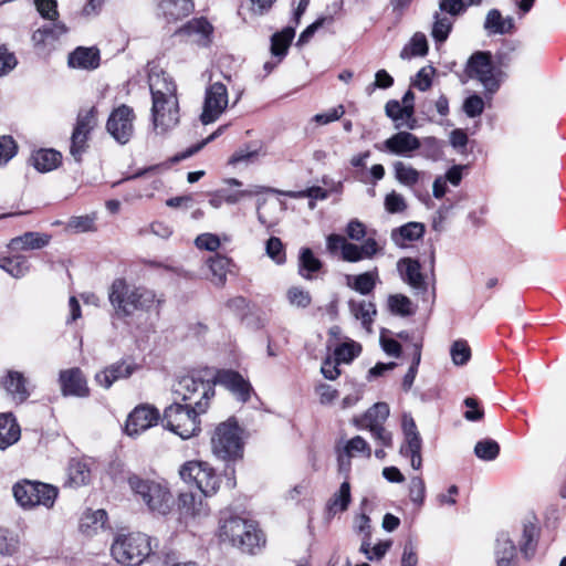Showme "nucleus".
Listing matches in <instances>:
<instances>
[{"mask_svg": "<svg viewBox=\"0 0 566 566\" xmlns=\"http://www.w3.org/2000/svg\"><path fill=\"white\" fill-rule=\"evenodd\" d=\"M108 300L114 316L119 319L130 317L136 311H150L163 302L151 290L137 287L124 279H116L108 290Z\"/></svg>", "mask_w": 566, "mask_h": 566, "instance_id": "nucleus-1", "label": "nucleus"}, {"mask_svg": "<svg viewBox=\"0 0 566 566\" xmlns=\"http://www.w3.org/2000/svg\"><path fill=\"white\" fill-rule=\"evenodd\" d=\"M174 392L184 405L206 412L214 397V381L205 379L200 373L189 374L179 378Z\"/></svg>", "mask_w": 566, "mask_h": 566, "instance_id": "nucleus-2", "label": "nucleus"}, {"mask_svg": "<svg viewBox=\"0 0 566 566\" xmlns=\"http://www.w3.org/2000/svg\"><path fill=\"white\" fill-rule=\"evenodd\" d=\"M221 541L229 542L244 553L253 554L255 548L264 544L262 533L252 521L231 516L220 526Z\"/></svg>", "mask_w": 566, "mask_h": 566, "instance_id": "nucleus-3", "label": "nucleus"}, {"mask_svg": "<svg viewBox=\"0 0 566 566\" xmlns=\"http://www.w3.org/2000/svg\"><path fill=\"white\" fill-rule=\"evenodd\" d=\"M210 442L211 451L218 459L234 462L243 458L242 430L233 419L219 423L211 434Z\"/></svg>", "mask_w": 566, "mask_h": 566, "instance_id": "nucleus-4", "label": "nucleus"}, {"mask_svg": "<svg viewBox=\"0 0 566 566\" xmlns=\"http://www.w3.org/2000/svg\"><path fill=\"white\" fill-rule=\"evenodd\" d=\"M133 493L138 496L151 512L166 515L170 512L174 497L166 485L148 479L133 475L128 479Z\"/></svg>", "mask_w": 566, "mask_h": 566, "instance_id": "nucleus-5", "label": "nucleus"}, {"mask_svg": "<svg viewBox=\"0 0 566 566\" xmlns=\"http://www.w3.org/2000/svg\"><path fill=\"white\" fill-rule=\"evenodd\" d=\"M150 541L146 534L118 535L111 547L113 558L124 566H138L150 554Z\"/></svg>", "mask_w": 566, "mask_h": 566, "instance_id": "nucleus-6", "label": "nucleus"}, {"mask_svg": "<svg viewBox=\"0 0 566 566\" xmlns=\"http://www.w3.org/2000/svg\"><path fill=\"white\" fill-rule=\"evenodd\" d=\"M202 413L197 412L192 407L175 401L165 409L161 422L166 429L186 440L200 432L199 416Z\"/></svg>", "mask_w": 566, "mask_h": 566, "instance_id": "nucleus-7", "label": "nucleus"}, {"mask_svg": "<svg viewBox=\"0 0 566 566\" xmlns=\"http://www.w3.org/2000/svg\"><path fill=\"white\" fill-rule=\"evenodd\" d=\"M465 74L476 80L490 94H494L500 88L504 77V73L492 62L491 53L484 51H478L469 57Z\"/></svg>", "mask_w": 566, "mask_h": 566, "instance_id": "nucleus-8", "label": "nucleus"}, {"mask_svg": "<svg viewBox=\"0 0 566 566\" xmlns=\"http://www.w3.org/2000/svg\"><path fill=\"white\" fill-rule=\"evenodd\" d=\"M12 492L17 503L24 509L38 505L51 509L59 494L57 488L51 484L29 480L15 483Z\"/></svg>", "mask_w": 566, "mask_h": 566, "instance_id": "nucleus-9", "label": "nucleus"}, {"mask_svg": "<svg viewBox=\"0 0 566 566\" xmlns=\"http://www.w3.org/2000/svg\"><path fill=\"white\" fill-rule=\"evenodd\" d=\"M179 474L186 483H193L205 496H212L220 489V478L208 462L188 461L180 468Z\"/></svg>", "mask_w": 566, "mask_h": 566, "instance_id": "nucleus-10", "label": "nucleus"}, {"mask_svg": "<svg viewBox=\"0 0 566 566\" xmlns=\"http://www.w3.org/2000/svg\"><path fill=\"white\" fill-rule=\"evenodd\" d=\"M326 247L331 253L340 251L343 261L355 263L365 259H373L379 251V245L374 238H368L361 245L350 243L339 234H329L326 239Z\"/></svg>", "mask_w": 566, "mask_h": 566, "instance_id": "nucleus-11", "label": "nucleus"}, {"mask_svg": "<svg viewBox=\"0 0 566 566\" xmlns=\"http://www.w3.org/2000/svg\"><path fill=\"white\" fill-rule=\"evenodd\" d=\"M135 119L134 109L126 104H122L111 112L106 122V130L117 143L125 145L134 135Z\"/></svg>", "mask_w": 566, "mask_h": 566, "instance_id": "nucleus-12", "label": "nucleus"}, {"mask_svg": "<svg viewBox=\"0 0 566 566\" xmlns=\"http://www.w3.org/2000/svg\"><path fill=\"white\" fill-rule=\"evenodd\" d=\"M229 105V93L226 84L214 82L209 84L205 91V99L200 120L208 125L216 122Z\"/></svg>", "mask_w": 566, "mask_h": 566, "instance_id": "nucleus-13", "label": "nucleus"}, {"mask_svg": "<svg viewBox=\"0 0 566 566\" xmlns=\"http://www.w3.org/2000/svg\"><path fill=\"white\" fill-rule=\"evenodd\" d=\"M180 120L179 102L168 106L164 102H153L151 104V122L156 135L165 136L175 129Z\"/></svg>", "mask_w": 566, "mask_h": 566, "instance_id": "nucleus-14", "label": "nucleus"}, {"mask_svg": "<svg viewBox=\"0 0 566 566\" xmlns=\"http://www.w3.org/2000/svg\"><path fill=\"white\" fill-rule=\"evenodd\" d=\"M160 418L157 408L149 405L137 406L126 421L125 431L130 437H136L157 424Z\"/></svg>", "mask_w": 566, "mask_h": 566, "instance_id": "nucleus-15", "label": "nucleus"}, {"mask_svg": "<svg viewBox=\"0 0 566 566\" xmlns=\"http://www.w3.org/2000/svg\"><path fill=\"white\" fill-rule=\"evenodd\" d=\"M148 83L153 102H164L168 106L178 102L176 84L167 73L153 71L148 76Z\"/></svg>", "mask_w": 566, "mask_h": 566, "instance_id": "nucleus-16", "label": "nucleus"}, {"mask_svg": "<svg viewBox=\"0 0 566 566\" xmlns=\"http://www.w3.org/2000/svg\"><path fill=\"white\" fill-rule=\"evenodd\" d=\"M421 147L420 139L406 130L398 132L387 138L381 145H376L380 151L391 155L411 157V154Z\"/></svg>", "mask_w": 566, "mask_h": 566, "instance_id": "nucleus-17", "label": "nucleus"}, {"mask_svg": "<svg viewBox=\"0 0 566 566\" xmlns=\"http://www.w3.org/2000/svg\"><path fill=\"white\" fill-rule=\"evenodd\" d=\"M397 269L401 279L413 291L415 295H424L428 291V282L421 273V265L417 260L403 258L398 261Z\"/></svg>", "mask_w": 566, "mask_h": 566, "instance_id": "nucleus-18", "label": "nucleus"}, {"mask_svg": "<svg viewBox=\"0 0 566 566\" xmlns=\"http://www.w3.org/2000/svg\"><path fill=\"white\" fill-rule=\"evenodd\" d=\"M138 369L132 360L116 361L95 375L96 382L108 389L115 381L130 377Z\"/></svg>", "mask_w": 566, "mask_h": 566, "instance_id": "nucleus-19", "label": "nucleus"}, {"mask_svg": "<svg viewBox=\"0 0 566 566\" xmlns=\"http://www.w3.org/2000/svg\"><path fill=\"white\" fill-rule=\"evenodd\" d=\"M216 380L228 389L239 401L247 402L250 399L252 387L239 373L222 370L217 374Z\"/></svg>", "mask_w": 566, "mask_h": 566, "instance_id": "nucleus-20", "label": "nucleus"}, {"mask_svg": "<svg viewBox=\"0 0 566 566\" xmlns=\"http://www.w3.org/2000/svg\"><path fill=\"white\" fill-rule=\"evenodd\" d=\"M202 493L185 492L179 495V510L184 517L201 520L207 517L210 509Z\"/></svg>", "mask_w": 566, "mask_h": 566, "instance_id": "nucleus-21", "label": "nucleus"}, {"mask_svg": "<svg viewBox=\"0 0 566 566\" xmlns=\"http://www.w3.org/2000/svg\"><path fill=\"white\" fill-rule=\"evenodd\" d=\"M60 382L64 396L87 397L90 394L86 379L78 368L61 371Z\"/></svg>", "mask_w": 566, "mask_h": 566, "instance_id": "nucleus-22", "label": "nucleus"}, {"mask_svg": "<svg viewBox=\"0 0 566 566\" xmlns=\"http://www.w3.org/2000/svg\"><path fill=\"white\" fill-rule=\"evenodd\" d=\"M192 11V0H158V14L167 22L181 20Z\"/></svg>", "mask_w": 566, "mask_h": 566, "instance_id": "nucleus-23", "label": "nucleus"}, {"mask_svg": "<svg viewBox=\"0 0 566 566\" xmlns=\"http://www.w3.org/2000/svg\"><path fill=\"white\" fill-rule=\"evenodd\" d=\"M494 555L496 566H517L516 547L507 532L497 534Z\"/></svg>", "mask_w": 566, "mask_h": 566, "instance_id": "nucleus-24", "label": "nucleus"}, {"mask_svg": "<svg viewBox=\"0 0 566 566\" xmlns=\"http://www.w3.org/2000/svg\"><path fill=\"white\" fill-rule=\"evenodd\" d=\"M213 28L206 19H193L180 28L177 33L185 34L199 45L207 46L211 42Z\"/></svg>", "mask_w": 566, "mask_h": 566, "instance_id": "nucleus-25", "label": "nucleus"}, {"mask_svg": "<svg viewBox=\"0 0 566 566\" xmlns=\"http://www.w3.org/2000/svg\"><path fill=\"white\" fill-rule=\"evenodd\" d=\"M402 431L405 441L400 447V453L408 457L409 452L421 451L422 440L419 431L417 430L416 422L411 416L405 415L402 418Z\"/></svg>", "mask_w": 566, "mask_h": 566, "instance_id": "nucleus-26", "label": "nucleus"}, {"mask_svg": "<svg viewBox=\"0 0 566 566\" xmlns=\"http://www.w3.org/2000/svg\"><path fill=\"white\" fill-rule=\"evenodd\" d=\"M2 384L8 395H10L17 403L25 401L30 396L28 380L19 371H9Z\"/></svg>", "mask_w": 566, "mask_h": 566, "instance_id": "nucleus-27", "label": "nucleus"}, {"mask_svg": "<svg viewBox=\"0 0 566 566\" xmlns=\"http://www.w3.org/2000/svg\"><path fill=\"white\" fill-rule=\"evenodd\" d=\"M67 63L73 69L94 70L99 65V51L78 46L69 55Z\"/></svg>", "mask_w": 566, "mask_h": 566, "instance_id": "nucleus-28", "label": "nucleus"}, {"mask_svg": "<svg viewBox=\"0 0 566 566\" xmlns=\"http://www.w3.org/2000/svg\"><path fill=\"white\" fill-rule=\"evenodd\" d=\"M21 429L11 412L0 415V449L6 450L19 441Z\"/></svg>", "mask_w": 566, "mask_h": 566, "instance_id": "nucleus-29", "label": "nucleus"}, {"mask_svg": "<svg viewBox=\"0 0 566 566\" xmlns=\"http://www.w3.org/2000/svg\"><path fill=\"white\" fill-rule=\"evenodd\" d=\"M49 242L50 235L30 231L11 239L9 248L12 251L39 250L48 245Z\"/></svg>", "mask_w": 566, "mask_h": 566, "instance_id": "nucleus-30", "label": "nucleus"}, {"mask_svg": "<svg viewBox=\"0 0 566 566\" xmlns=\"http://www.w3.org/2000/svg\"><path fill=\"white\" fill-rule=\"evenodd\" d=\"M484 29L488 34H509L514 30V20L512 17L504 18L497 9H492L485 17Z\"/></svg>", "mask_w": 566, "mask_h": 566, "instance_id": "nucleus-31", "label": "nucleus"}, {"mask_svg": "<svg viewBox=\"0 0 566 566\" xmlns=\"http://www.w3.org/2000/svg\"><path fill=\"white\" fill-rule=\"evenodd\" d=\"M424 226L420 222H408L391 231L390 238L398 247H406L408 242H412L422 238Z\"/></svg>", "mask_w": 566, "mask_h": 566, "instance_id": "nucleus-32", "label": "nucleus"}, {"mask_svg": "<svg viewBox=\"0 0 566 566\" xmlns=\"http://www.w3.org/2000/svg\"><path fill=\"white\" fill-rule=\"evenodd\" d=\"M386 115L395 122L397 129L406 126L409 129L415 128L416 119L411 116L410 107H403L398 101H388L385 106Z\"/></svg>", "mask_w": 566, "mask_h": 566, "instance_id": "nucleus-33", "label": "nucleus"}, {"mask_svg": "<svg viewBox=\"0 0 566 566\" xmlns=\"http://www.w3.org/2000/svg\"><path fill=\"white\" fill-rule=\"evenodd\" d=\"M31 161L38 171L49 172L61 165L62 155L54 149H39L32 154Z\"/></svg>", "mask_w": 566, "mask_h": 566, "instance_id": "nucleus-34", "label": "nucleus"}, {"mask_svg": "<svg viewBox=\"0 0 566 566\" xmlns=\"http://www.w3.org/2000/svg\"><path fill=\"white\" fill-rule=\"evenodd\" d=\"M67 32L65 24L57 22L52 27L38 29L32 34V41L36 46L53 45L62 35Z\"/></svg>", "mask_w": 566, "mask_h": 566, "instance_id": "nucleus-35", "label": "nucleus"}, {"mask_svg": "<svg viewBox=\"0 0 566 566\" xmlns=\"http://www.w3.org/2000/svg\"><path fill=\"white\" fill-rule=\"evenodd\" d=\"M378 277V270L375 268L373 271L358 275H348L347 286L363 295H367L375 289Z\"/></svg>", "mask_w": 566, "mask_h": 566, "instance_id": "nucleus-36", "label": "nucleus"}, {"mask_svg": "<svg viewBox=\"0 0 566 566\" xmlns=\"http://www.w3.org/2000/svg\"><path fill=\"white\" fill-rule=\"evenodd\" d=\"M349 310L354 317L361 322V325L370 332L371 323L377 314L376 306L367 301H349Z\"/></svg>", "mask_w": 566, "mask_h": 566, "instance_id": "nucleus-37", "label": "nucleus"}, {"mask_svg": "<svg viewBox=\"0 0 566 566\" xmlns=\"http://www.w3.org/2000/svg\"><path fill=\"white\" fill-rule=\"evenodd\" d=\"M67 482L71 486L78 488L86 485L91 480L88 465L77 459H72L67 468Z\"/></svg>", "mask_w": 566, "mask_h": 566, "instance_id": "nucleus-38", "label": "nucleus"}, {"mask_svg": "<svg viewBox=\"0 0 566 566\" xmlns=\"http://www.w3.org/2000/svg\"><path fill=\"white\" fill-rule=\"evenodd\" d=\"M396 180L406 187L416 186L421 177V172L409 164L395 161L392 165Z\"/></svg>", "mask_w": 566, "mask_h": 566, "instance_id": "nucleus-39", "label": "nucleus"}, {"mask_svg": "<svg viewBox=\"0 0 566 566\" xmlns=\"http://www.w3.org/2000/svg\"><path fill=\"white\" fill-rule=\"evenodd\" d=\"M537 527L533 522L526 521L523 523L520 549L525 558H531L534 556L537 544Z\"/></svg>", "mask_w": 566, "mask_h": 566, "instance_id": "nucleus-40", "label": "nucleus"}, {"mask_svg": "<svg viewBox=\"0 0 566 566\" xmlns=\"http://www.w3.org/2000/svg\"><path fill=\"white\" fill-rule=\"evenodd\" d=\"M352 500L350 495V484L348 481H344L339 490L334 493V495L329 499L327 503V511L329 514L335 515L338 512H344L347 510Z\"/></svg>", "mask_w": 566, "mask_h": 566, "instance_id": "nucleus-41", "label": "nucleus"}, {"mask_svg": "<svg viewBox=\"0 0 566 566\" xmlns=\"http://www.w3.org/2000/svg\"><path fill=\"white\" fill-rule=\"evenodd\" d=\"M208 266L211 271V282L217 286H223L227 281V272L230 264V259L227 256L216 254L208 259Z\"/></svg>", "mask_w": 566, "mask_h": 566, "instance_id": "nucleus-42", "label": "nucleus"}, {"mask_svg": "<svg viewBox=\"0 0 566 566\" xmlns=\"http://www.w3.org/2000/svg\"><path fill=\"white\" fill-rule=\"evenodd\" d=\"M295 35L293 28L287 27L271 38V53L280 60L285 56L287 49Z\"/></svg>", "mask_w": 566, "mask_h": 566, "instance_id": "nucleus-43", "label": "nucleus"}, {"mask_svg": "<svg viewBox=\"0 0 566 566\" xmlns=\"http://www.w3.org/2000/svg\"><path fill=\"white\" fill-rule=\"evenodd\" d=\"M322 262L314 255L310 248H303L298 258V273L306 280L312 279V273L319 271Z\"/></svg>", "mask_w": 566, "mask_h": 566, "instance_id": "nucleus-44", "label": "nucleus"}, {"mask_svg": "<svg viewBox=\"0 0 566 566\" xmlns=\"http://www.w3.org/2000/svg\"><path fill=\"white\" fill-rule=\"evenodd\" d=\"M389 416V406L386 402H377L369 408L360 419L361 427H371L374 423L381 424Z\"/></svg>", "mask_w": 566, "mask_h": 566, "instance_id": "nucleus-45", "label": "nucleus"}, {"mask_svg": "<svg viewBox=\"0 0 566 566\" xmlns=\"http://www.w3.org/2000/svg\"><path fill=\"white\" fill-rule=\"evenodd\" d=\"M0 268L13 277H22L29 271L28 261L20 255L0 259Z\"/></svg>", "mask_w": 566, "mask_h": 566, "instance_id": "nucleus-46", "label": "nucleus"}, {"mask_svg": "<svg viewBox=\"0 0 566 566\" xmlns=\"http://www.w3.org/2000/svg\"><path fill=\"white\" fill-rule=\"evenodd\" d=\"M453 25V18L448 15H441L439 12L434 14V22L431 30V35L436 42H444Z\"/></svg>", "mask_w": 566, "mask_h": 566, "instance_id": "nucleus-47", "label": "nucleus"}, {"mask_svg": "<svg viewBox=\"0 0 566 566\" xmlns=\"http://www.w3.org/2000/svg\"><path fill=\"white\" fill-rule=\"evenodd\" d=\"M390 546V541L379 542L376 545L371 546L369 537L363 539L359 547V552L363 553L368 560L375 562L380 560L386 555Z\"/></svg>", "mask_w": 566, "mask_h": 566, "instance_id": "nucleus-48", "label": "nucleus"}, {"mask_svg": "<svg viewBox=\"0 0 566 566\" xmlns=\"http://www.w3.org/2000/svg\"><path fill=\"white\" fill-rule=\"evenodd\" d=\"M107 520V513L104 510L88 511L81 521L83 532L90 534V530L96 531L103 528Z\"/></svg>", "mask_w": 566, "mask_h": 566, "instance_id": "nucleus-49", "label": "nucleus"}, {"mask_svg": "<svg viewBox=\"0 0 566 566\" xmlns=\"http://www.w3.org/2000/svg\"><path fill=\"white\" fill-rule=\"evenodd\" d=\"M286 300L292 307L306 308L312 303L310 292L301 286H291L286 291Z\"/></svg>", "mask_w": 566, "mask_h": 566, "instance_id": "nucleus-50", "label": "nucleus"}, {"mask_svg": "<svg viewBox=\"0 0 566 566\" xmlns=\"http://www.w3.org/2000/svg\"><path fill=\"white\" fill-rule=\"evenodd\" d=\"M96 113L95 107L81 111L73 130L90 135L97 123Z\"/></svg>", "mask_w": 566, "mask_h": 566, "instance_id": "nucleus-51", "label": "nucleus"}, {"mask_svg": "<svg viewBox=\"0 0 566 566\" xmlns=\"http://www.w3.org/2000/svg\"><path fill=\"white\" fill-rule=\"evenodd\" d=\"M388 306L391 313L397 315L409 316L415 313L410 298L402 294L390 295L388 297Z\"/></svg>", "mask_w": 566, "mask_h": 566, "instance_id": "nucleus-52", "label": "nucleus"}, {"mask_svg": "<svg viewBox=\"0 0 566 566\" xmlns=\"http://www.w3.org/2000/svg\"><path fill=\"white\" fill-rule=\"evenodd\" d=\"M428 52V42L422 33H416L410 42L409 48H405L400 52L401 59H409L411 56H423Z\"/></svg>", "mask_w": 566, "mask_h": 566, "instance_id": "nucleus-53", "label": "nucleus"}, {"mask_svg": "<svg viewBox=\"0 0 566 566\" xmlns=\"http://www.w3.org/2000/svg\"><path fill=\"white\" fill-rule=\"evenodd\" d=\"M474 453L481 460L492 461L499 455L500 446L492 439H484L475 444Z\"/></svg>", "mask_w": 566, "mask_h": 566, "instance_id": "nucleus-54", "label": "nucleus"}, {"mask_svg": "<svg viewBox=\"0 0 566 566\" xmlns=\"http://www.w3.org/2000/svg\"><path fill=\"white\" fill-rule=\"evenodd\" d=\"M421 343H415L412 346V363L402 379V389L405 391H408L412 387V384L415 381L418 366L421 360Z\"/></svg>", "mask_w": 566, "mask_h": 566, "instance_id": "nucleus-55", "label": "nucleus"}, {"mask_svg": "<svg viewBox=\"0 0 566 566\" xmlns=\"http://www.w3.org/2000/svg\"><path fill=\"white\" fill-rule=\"evenodd\" d=\"M88 137L90 135L80 132L73 130L72 133L70 154L76 163L82 161V156L86 153L88 148Z\"/></svg>", "mask_w": 566, "mask_h": 566, "instance_id": "nucleus-56", "label": "nucleus"}, {"mask_svg": "<svg viewBox=\"0 0 566 566\" xmlns=\"http://www.w3.org/2000/svg\"><path fill=\"white\" fill-rule=\"evenodd\" d=\"M360 345L350 340L340 344L334 350L335 359L337 363L348 364L360 353Z\"/></svg>", "mask_w": 566, "mask_h": 566, "instance_id": "nucleus-57", "label": "nucleus"}, {"mask_svg": "<svg viewBox=\"0 0 566 566\" xmlns=\"http://www.w3.org/2000/svg\"><path fill=\"white\" fill-rule=\"evenodd\" d=\"M344 451L348 458L355 457L358 453L365 454L366 458H370L371 454L369 444L360 436H356L348 440Z\"/></svg>", "mask_w": 566, "mask_h": 566, "instance_id": "nucleus-58", "label": "nucleus"}, {"mask_svg": "<svg viewBox=\"0 0 566 566\" xmlns=\"http://www.w3.org/2000/svg\"><path fill=\"white\" fill-rule=\"evenodd\" d=\"M266 255L272 259L276 264L285 263L284 247L280 238L271 237L265 244Z\"/></svg>", "mask_w": 566, "mask_h": 566, "instance_id": "nucleus-59", "label": "nucleus"}, {"mask_svg": "<svg viewBox=\"0 0 566 566\" xmlns=\"http://www.w3.org/2000/svg\"><path fill=\"white\" fill-rule=\"evenodd\" d=\"M451 358L454 365L462 366L471 357V349L465 340H455L450 349Z\"/></svg>", "mask_w": 566, "mask_h": 566, "instance_id": "nucleus-60", "label": "nucleus"}, {"mask_svg": "<svg viewBox=\"0 0 566 566\" xmlns=\"http://www.w3.org/2000/svg\"><path fill=\"white\" fill-rule=\"evenodd\" d=\"M409 497L413 504L421 506L426 497V484L420 476H412L409 482Z\"/></svg>", "mask_w": 566, "mask_h": 566, "instance_id": "nucleus-61", "label": "nucleus"}, {"mask_svg": "<svg viewBox=\"0 0 566 566\" xmlns=\"http://www.w3.org/2000/svg\"><path fill=\"white\" fill-rule=\"evenodd\" d=\"M67 229L75 233L91 232L95 230L94 218L90 216L73 217L67 222Z\"/></svg>", "mask_w": 566, "mask_h": 566, "instance_id": "nucleus-62", "label": "nucleus"}, {"mask_svg": "<svg viewBox=\"0 0 566 566\" xmlns=\"http://www.w3.org/2000/svg\"><path fill=\"white\" fill-rule=\"evenodd\" d=\"M385 208L389 213H398L407 209V203L402 195L391 191L385 197Z\"/></svg>", "mask_w": 566, "mask_h": 566, "instance_id": "nucleus-63", "label": "nucleus"}, {"mask_svg": "<svg viewBox=\"0 0 566 566\" xmlns=\"http://www.w3.org/2000/svg\"><path fill=\"white\" fill-rule=\"evenodd\" d=\"M484 102L481 96L473 94L463 103V111L469 117H476L483 113Z\"/></svg>", "mask_w": 566, "mask_h": 566, "instance_id": "nucleus-64", "label": "nucleus"}]
</instances>
